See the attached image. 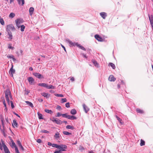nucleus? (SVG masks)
<instances>
[{"instance_id":"603ef678","label":"nucleus","mask_w":153,"mask_h":153,"mask_svg":"<svg viewBox=\"0 0 153 153\" xmlns=\"http://www.w3.org/2000/svg\"><path fill=\"white\" fill-rule=\"evenodd\" d=\"M69 104H70L69 102H67L65 104V106L68 108L70 107Z\"/></svg>"},{"instance_id":"20e7f679","label":"nucleus","mask_w":153,"mask_h":153,"mask_svg":"<svg viewBox=\"0 0 153 153\" xmlns=\"http://www.w3.org/2000/svg\"><path fill=\"white\" fill-rule=\"evenodd\" d=\"M51 120L53 122H55V123L57 124H61L63 123L62 121L57 118L53 117L52 119H51Z\"/></svg>"},{"instance_id":"3c124183","label":"nucleus","mask_w":153,"mask_h":153,"mask_svg":"<svg viewBox=\"0 0 153 153\" xmlns=\"http://www.w3.org/2000/svg\"><path fill=\"white\" fill-rule=\"evenodd\" d=\"M62 116V114H60L59 112H58L57 114V115L56 116V117H59L60 116Z\"/></svg>"},{"instance_id":"f03ea898","label":"nucleus","mask_w":153,"mask_h":153,"mask_svg":"<svg viewBox=\"0 0 153 153\" xmlns=\"http://www.w3.org/2000/svg\"><path fill=\"white\" fill-rule=\"evenodd\" d=\"M10 94V91L9 90H6L5 92V97L6 99L7 102V103L10 104V100L9 98V96Z\"/></svg>"},{"instance_id":"4c0bfd02","label":"nucleus","mask_w":153,"mask_h":153,"mask_svg":"<svg viewBox=\"0 0 153 153\" xmlns=\"http://www.w3.org/2000/svg\"><path fill=\"white\" fill-rule=\"evenodd\" d=\"M0 23H1V24L3 25H4V21L3 19L1 18L0 19Z\"/></svg>"},{"instance_id":"37998d69","label":"nucleus","mask_w":153,"mask_h":153,"mask_svg":"<svg viewBox=\"0 0 153 153\" xmlns=\"http://www.w3.org/2000/svg\"><path fill=\"white\" fill-rule=\"evenodd\" d=\"M67 101V100L66 98H64L62 99L61 100V103H63Z\"/></svg>"},{"instance_id":"f3484780","label":"nucleus","mask_w":153,"mask_h":153,"mask_svg":"<svg viewBox=\"0 0 153 153\" xmlns=\"http://www.w3.org/2000/svg\"><path fill=\"white\" fill-rule=\"evenodd\" d=\"M41 94L42 96H44L45 97H46L47 98H48L50 96V94H49L48 93H47L45 92L42 93Z\"/></svg>"},{"instance_id":"09e8293b","label":"nucleus","mask_w":153,"mask_h":153,"mask_svg":"<svg viewBox=\"0 0 153 153\" xmlns=\"http://www.w3.org/2000/svg\"><path fill=\"white\" fill-rule=\"evenodd\" d=\"M15 152L16 153H20L16 146H15Z\"/></svg>"},{"instance_id":"6e6552de","label":"nucleus","mask_w":153,"mask_h":153,"mask_svg":"<svg viewBox=\"0 0 153 153\" xmlns=\"http://www.w3.org/2000/svg\"><path fill=\"white\" fill-rule=\"evenodd\" d=\"M95 38L99 41L102 42L103 41V39L99 35L96 34L95 35Z\"/></svg>"},{"instance_id":"774afa93","label":"nucleus","mask_w":153,"mask_h":153,"mask_svg":"<svg viewBox=\"0 0 153 153\" xmlns=\"http://www.w3.org/2000/svg\"><path fill=\"white\" fill-rule=\"evenodd\" d=\"M38 100L39 102H42L43 101V100L42 99H39Z\"/></svg>"},{"instance_id":"c756f323","label":"nucleus","mask_w":153,"mask_h":153,"mask_svg":"<svg viewBox=\"0 0 153 153\" xmlns=\"http://www.w3.org/2000/svg\"><path fill=\"white\" fill-rule=\"evenodd\" d=\"M109 66H110L112 67L113 69H114L115 68V66L114 64L113 63H110L108 65Z\"/></svg>"},{"instance_id":"bb28decb","label":"nucleus","mask_w":153,"mask_h":153,"mask_svg":"<svg viewBox=\"0 0 153 153\" xmlns=\"http://www.w3.org/2000/svg\"><path fill=\"white\" fill-rule=\"evenodd\" d=\"M45 111L48 113L51 114H52L53 113V111L51 110H49V109H45Z\"/></svg>"},{"instance_id":"a878e982","label":"nucleus","mask_w":153,"mask_h":153,"mask_svg":"<svg viewBox=\"0 0 153 153\" xmlns=\"http://www.w3.org/2000/svg\"><path fill=\"white\" fill-rule=\"evenodd\" d=\"M46 88L48 89H54V87L51 85H48L47 84Z\"/></svg>"},{"instance_id":"a211bd4d","label":"nucleus","mask_w":153,"mask_h":153,"mask_svg":"<svg viewBox=\"0 0 153 153\" xmlns=\"http://www.w3.org/2000/svg\"><path fill=\"white\" fill-rule=\"evenodd\" d=\"M75 44L76 46L80 48L82 50L85 51V48L83 46L81 45L80 44H79L78 43H76Z\"/></svg>"},{"instance_id":"58836bf2","label":"nucleus","mask_w":153,"mask_h":153,"mask_svg":"<svg viewBox=\"0 0 153 153\" xmlns=\"http://www.w3.org/2000/svg\"><path fill=\"white\" fill-rule=\"evenodd\" d=\"M20 27H21V31H24V29H25V26L24 25H22Z\"/></svg>"},{"instance_id":"c9c22d12","label":"nucleus","mask_w":153,"mask_h":153,"mask_svg":"<svg viewBox=\"0 0 153 153\" xmlns=\"http://www.w3.org/2000/svg\"><path fill=\"white\" fill-rule=\"evenodd\" d=\"M145 144V141L142 139L140 140V145L141 146H144Z\"/></svg>"},{"instance_id":"4be33fe9","label":"nucleus","mask_w":153,"mask_h":153,"mask_svg":"<svg viewBox=\"0 0 153 153\" xmlns=\"http://www.w3.org/2000/svg\"><path fill=\"white\" fill-rule=\"evenodd\" d=\"M7 57L9 58L12 59L14 62L16 60V59L12 55H7Z\"/></svg>"},{"instance_id":"4468645a","label":"nucleus","mask_w":153,"mask_h":153,"mask_svg":"<svg viewBox=\"0 0 153 153\" xmlns=\"http://www.w3.org/2000/svg\"><path fill=\"white\" fill-rule=\"evenodd\" d=\"M12 126L14 128L15 127H18V124L16 122V120H13V123H12Z\"/></svg>"},{"instance_id":"1a4fd4ad","label":"nucleus","mask_w":153,"mask_h":153,"mask_svg":"<svg viewBox=\"0 0 153 153\" xmlns=\"http://www.w3.org/2000/svg\"><path fill=\"white\" fill-rule=\"evenodd\" d=\"M13 65L12 64L11 65V67L10 68L9 72V74H11L12 76H13V74H14L15 72V70L13 69Z\"/></svg>"},{"instance_id":"39448f33","label":"nucleus","mask_w":153,"mask_h":153,"mask_svg":"<svg viewBox=\"0 0 153 153\" xmlns=\"http://www.w3.org/2000/svg\"><path fill=\"white\" fill-rule=\"evenodd\" d=\"M33 75L38 79L44 78L43 76L37 73H33Z\"/></svg>"},{"instance_id":"aec40b11","label":"nucleus","mask_w":153,"mask_h":153,"mask_svg":"<svg viewBox=\"0 0 153 153\" xmlns=\"http://www.w3.org/2000/svg\"><path fill=\"white\" fill-rule=\"evenodd\" d=\"M34 10V8L33 7H30L29 9V11L30 13V16H32V15L33 12Z\"/></svg>"},{"instance_id":"6e6d98bb","label":"nucleus","mask_w":153,"mask_h":153,"mask_svg":"<svg viewBox=\"0 0 153 153\" xmlns=\"http://www.w3.org/2000/svg\"><path fill=\"white\" fill-rule=\"evenodd\" d=\"M12 145L11 146H13V147L14 146V147L15 148V146H16V145L15 143H14V142L13 141L12 142Z\"/></svg>"},{"instance_id":"6ab92c4d","label":"nucleus","mask_w":153,"mask_h":153,"mask_svg":"<svg viewBox=\"0 0 153 153\" xmlns=\"http://www.w3.org/2000/svg\"><path fill=\"white\" fill-rule=\"evenodd\" d=\"M92 62L96 67L97 68H99V64L96 61L92 59Z\"/></svg>"},{"instance_id":"9d476101","label":"nucleus","mask_w":153,"mask_h":153,"mask_svg":"<svg viewBox=\"0 0 153 153\" xmlns=\"http://www.w3.org/2000/svg\"><path fill=\"white\" fill-rule=\"evenodd\" d=\"M61 136L58 132H57L54 135V137L56 140L60 139Z\"/></svg>"},{"instance_id":"7ed1b4c3","label":"nucleus","mask_w":153,"mask_h":153,"mask_svg":"<svg viewBox=\"0 0 153 153\" xmlns=\"http://www.w3.org/2000/svg\"><path fill=\"white\" fill-rule=\"evenodd\" d=\"M24 20L22 19H18L15 20V23L16 26L19 28L20 27V26L19 25L20 24L23 23Z\"/></svg>"},{"instance_id":"cd10ccee","label":"nucleus","mask_w":153,"mask_h":153,"mask_svg":"<svg viewBox=\"0 0 153 153\" xmlns=\"http://www.w3.org/2000/svg\"><path fill=\"white\" fill-rule=\"evenodd\" d=\"M136 111L137 113L140 114H142L144 112L143 110H142L139 108H137L136 109Z\"/></svg>"},{"instance_id":"680f3d73","label":"nucleus","mask_w":153,"mask_h":153,"mask_svg":"<svg viewBox=\"0 0 153 153\" xmlns=\"http://www.w3.org/2000/svg\"><path fill=\"white\" fill-rule=\"evenodd\" d=\"M8 48H10V49H11L12 50H13L14 49V47H12V46H9L8 47Z\"/></svg>"},{"instance_id":"49530a36","label":"nucleus","mask_w":153,"mask_h":153,"mask_svg":"<svg viewBox=\"0 0 153 153\" xmlns=\"http://www.w3.org/2000/svg\"><path fill=\"white\" fill-rule=\"evenodd\" d=\"M3 99L2 100L3 104L4 106V107H5V108H7L6 104L5 102V100L4 99V98L3 97Z\"/></svg>"},{"instance_id":"2f4dec72","label":"nucleus","mask_w":153,"mask_h":153,"mask_svg":"<svg viewBox=\"0 0 153 153\" xmlns=\"http://www.w3.org/2000/svg\"><path fill=\"white\" fill-rule=\"evenodd\" d=\"M18 2V3L19 4H21V1H22V4H21L22 6H23L24 4L25 1L24 0H17Z\"/></svg>"},{"instance_id":"052dcab7","label":"nucleus","mask_w":153,"mask_h":153,"mask_svg":"<svg viewBox=\"0 0 153 153\" xmlns=\"http://www.w3.org/2000/svg\"><path fill=\"white\" fill-rule=\"evenodd\" d=\"M70 80L72 81H74L75 79H74V78L73 77H71Z\"/></svg>"},{"instance_id":"0e129e2a","label":"nucleus","mask_w":153,"mask_h":153,"mask_svg":"<svg viewBox=\"0 0 153 153\" xmlns=\"http://www.w3.org/2000/svg\"><path fill=\"white\" fill-rule=\"evenodd\" d=\"M61 46L63 48V49H64V50H65V51H66V49H65V47L63 45H62L61 44Z\"/></svg>"},{"instance_id":"72a5a7b5","label":"nucleus","mask_w":153,"mask_h":153,"mask_svg":"<svg viewBox=\"0 0 153 153\" xmlns=\"http://www.w3.org/2000/svg\"><path fill=\"white\" fill-rule=\"evenodd\" d=\"M38 118L39 119H42L43 118L42 117V114H40L39 113H38Z\"/></svg>"},{"instance_id":"423d86ee","label":"nucleus","mask_w":153,"mask_h":153,"mask_svg":"<svg viewBox=\"0 0 153 153\" xmlns=\"http://www.w3.org/2000/svg\"><path fill=\"white\" fill-rule=\"evenodd\" d=\"M27 80L30 85H33L34 82V79L32 77H29L27 78Z\"/></svg>"},{"instance_id":"5fc2aeb1","label":"nucleus","mask_w":153,"mask_h":153,"mask_svg":"<svg viewBox=\"0 0 153 153\" xmlns=\"http://www.w3.org/2000/svg\"><path fill=\"white\" fill-rule=\"evenodd\" d=\"M61 153V150H56V151L54 152V153Z\"/></svg>"},{"instance_id":"7c9ffc66","label":"nucleus","mask_w":153,"mask_h":153,"mask_svg":"<svg viewBox=\"0 0 153 153\" xmlns=\"http://www.w3.org/2000/svg\"><path fill=\"white\" fill-rule=\"evenodd\" d=\"M116 117L117 119L118 120V121L120 122L121 124H122L123 123L122 122V120L118 117L117 116H116Z\"/></svg>"},{"instance_id":"0eeeda50","label":"nucleus","mask_w":153,"mask_h":153,"mask_svg":"<svg viewBox=\"0 0 153 153\" xmlns=\"http://www.w3.org/2000/svg\"><path fill=\"white\" fill-rule=\"evenodd\" d=\"M67 148V146L65 145H60L59 149L61 151H66L65 149Z\"/></svg>"},{"instance_id":"e433bc0d","label":"nucleus","mask_w":153,"mask_h":153,"mask_svg":"<svg viewBox=\"0 0 153 153\" xmlns=\"http://www.w3.org/2000/svg\"><path fill=\"white\" fill-rule=\"evenodd\" d=\"M63 133L64 134L67 135H69L71 134V133L66 131H63Z\"/></svg>"},{"instance_id":"dca6fc26","label":"nucleus","mask_w":153,"mask_h":153,"mask_svg":"<svg viewBox=\"0 0 153 153\" xmlns=\"http://www.w3.org/2000/svg\"><path fill=\"white\" fill-rule=\"evenodd\" d=\"M100 15L103 19H105L107 16L106 13L104 12L100 13Z\"/></svg>"},{"instance_id":"338daca9","label":"nucleus","mask_w":153,"mask_h":153,"mask_svg":"<svg viewBox=\"0 0 153 153\" xmlns=\"http://www.w3.org/2000/svg\"><path fill=\"white\" fill-rule=\"evenodd\" d=\"M48 145L49 146H52V144L50 142H48Z\"/></svg>"},{"instance_id":"e2e57ef3","label":"nucleus","mask_w":153,"mask_h":153,"mask_svg":"<svg viewBox=\"0 0 153 153\" xmlns=\"http://www.w3.org/2000/svg\"><path fill=\"white\" fill-rule=\"evenodd\" d=\"M5 120H6V122H7V123H9L8 119V118L7 117H6V118H5Z\"/></svg>"},{"instance_id":"69168bd1","label":"nucleus","mask_w":153,"mask_h":153,"mask_svg":"<svg viewBox=\"0 0 153 153\" xmlns=\"http://www.w3.org/2000/svg\"><path fill=\"white\" fill-rule=\"evenodd\" d=\"M61 108V106L59 105H58L56 108V109H60Z\"/></svg>"},{"instance_id":"864d4df0","label":"nucleus","mask_w":153,"mask_h":153,"mask_svg":"<svg viewBox=\"0 0 153 153\" xmlns=\"http://www.w3.org/2000/svg\"><path fill=\"white\" fill-rule=\"evenodd\" d=\"M11 105V106L12 108H13L14 107V106L13 105V103L12 101H10V102Z\"/></svg>"},{"instance_id":"c03bdc74","label":"nucleus","mask_w":153,"mask_h":153,"mask_svg":"<svg viewBox=\"0 0 153 153\" xmlns=\"http://www.w3.org/2000/svg\"><path fill=\"white\" fill-rule=\"evenodd\" d=\"M54 95L57 97H64L63 95L60 94H55Z\"/></svg>"},{"instance_id":"13d9d810","label":"nucleus","mask_w":153,"mask_h":153,"mask_svg":"<svg viewBox=\"0 0 153 153\" xmlns=\"http://www.w3.org/2000/svg\"><path fill=\"white\" fill-rule=\"evenodd\" d=\"M60 145H57V144H56L55 147L56 148L59 149V148H60Z\"/></svg>"},{"instance_id":"a19ab883","label":"nucleus","mask_w":153,"mask_h":153,"mask_svg":"<svg viewBox=\"0 0 153 153\" xmlns=\"http://www.w3.org/2000/svg\"><path fill=\"white\" fill-rule=\"evenodd\" d=\"M0 117V119L1 120L2 125L3 126H4V118H3V117H2V116L1 115Z\"/></svg>"},{"instance_id":"473e14b6","label":"nucleus","mask_w":153,"mask_h":153,"mask_svg":"<svg viewBox=\"0 0 153 153\" xmlns=\"http://www.w3.org/2000/svg\"><path fill=\"white\" fill-rule=\"evenodd\" d=\"M66 128L67 129H71L73 130L74 129V128L73 126H71L70 125H68L66 126Z\"/></svg>"},{"instance_id":"ddd939ff","label":"nucleus","mask_w":153,"mask_h":153,"mask_svg":"<svg viewBox=\"0 0 153 153\" xmlns=\"http://www.w3.org/2000/svg\"><path fill=\"white\" fill-rule=\"evenodd\" d=\"M109 80L111 82L114 81L116 80V78H114L112 75H111L108 78Z\"/></svg>"},{"instance_id":"a18cd8bd","label":"nucleus","mask_w":153,"mask_h":153,"mask_svg":"<svg viewBox=\"0 0 153 153\" xmlns=\"http://www.w3.org/2000/svg\"><path fill=\"white\" fill-rule=\"evenodd\" d=\"M79 150L82 151L85 149V148L81 146H80L79 147Z\"/></svg>"},{"instance_id":"2eb2a0df","label":"nucleus","mask_w":153,"mask_h":153,"mask_svg":"<svg viewBox=\"0 0 153 153\" xmlns=\"http://www.w3.org/2000/svg\"><path fill=\"white\" fill-rule=\"evenodd\" d=\"M83 107L85 113H87L89 111V108L85 104L83 105Z\"/></svg>"},{"instance_id":"4d7b16f0","label":"nucleus","mask_w":153,"mask_h":153,"mask_svg":"<svg viewBox=\"0 0 153 153\" xmlns=\"http://www.w3.org/2000/svg\"><path fill=\"white\" fill-rule=\"evenodd\" d=\"M36 141L39 143H40L42 142V140L40 139H38Z\"/></svg>"},{"instance_id":"b1692460","label":"nucleus","mask_w":153,"mask_h":153,"mask_svg":"<svg viewBox=\"0 0 153 153\" xmlns=\"http://www.w3.org/2000/svg\"><path fill=\"white\" fill-rule=\"evenodd\" d=\"M25 102L29 106L31 107V108H33V104L31 102H30L28 101H26Z\"/></svg>"},{"instance_id":"412c9836","label":"nucleus","mask_w":153,"mask_h":153,"mask_svg":"<svg viewBox=\"0 0 153 153\" xmlns=\"http://www.w3.org/2000/svg\"><path fill=\"white\" fill-rule=\"evenodd\" d=\"M76 117H74V116H71L70 115H68V119H70V120H73L74 119H76Z\"/></svg>"},{"instance_id":"ea45409f","label":"nucleus","mask_w":153,"mask_h":153,"mask_svg":"<svg viewBox=\"0 0 153 153\" xmlns=\"http://www.w3.org/2000/svg\"><path fill=\"white\" fill-rule=\"evenodd\" d=\"M1 142L2 144V146H3L4 149V148H6V147H7L5 145V144L4 143V141L2 140H1Z\"/></svg>"},{"instance_id":"f8f14e48","label":"nucleus","mask_w":153,"mask_h":153,"mask_svg":"<svg viewBox=\"0 0 153 153\" xmlns=\"http://www.w3.org/2000/svg\"><path fill=\"white\" fill-rule=\"evenodd\" d=\"M7 38L10 39H13V36L12 33L11 31H7Z\"/></svg>"},{"instance_id":"8fccbe9b","label":"nucleus","mask_w":153,"mask_h":153,"mask_svg":"<svg viewBox=\"0 0 153 153\" xmlns=\"http://www.w3.org/2000/svg\"><path fill=\"white\" fill-rule=\"evenodd\" d=\"M17 143L18 145H19V146H20L21 145V143L20 142V140H17Z\"/></svg>"},{"instance_id":"bf43d9fd","label":"nucleus","mask_w":153,"mask_h":153,"mask_svg":"<svg viewBox=\"0 0 153 153\" xmlns=\"http://www.w3.org/2000/svg\"><path fill=\"white\" fill-rule=\"evenodd\" d=\"M19 147L22 150V151H24V148L22 146V145H21L20 146H19Z\"/></svg>"},{"instance_id":"9b49d317","label":"nucleus","mask_w":153,"mask_h":153,"mask_svg":"<svg viewBox=\"0 0 153 153\" xmlns=\"http://www.w3.org/2000/svg\"><path fill=\"white\" fill-rule=\"evenodd\" d=\"M66 41L68 42L71 46H73L76 45L75 44L76 43L72 42V41L70 40L69 39H66Z\"/></svg>"},{"instance_id":"5701e85b","label":"nucleus","mask_w":153,"mask_h":153,"mask_svg":"<svg viewBox=\"0 0 153 153\" xmlns=\"http://www.w3.org/2000/svg\"><path fill=\"white\" fill-rule=\"evenodd\" d=\"M38 85L39 86L45 87L46 88L47 84L45 83H39L38 84Z\"/></svg>"},{"instance_id":"de8ad7c7","label":"nucleus","mask_w":153,"mask_h":153,"mask_svg":"<svg viewBox=\"0 0 153 153\" xmlns=\"http://www.w3.org/2000/svg\"><path fill=\"white\" fill-rule=\"evenodd\" d=\"M41 132L44 133H48L49 132V131L45 130H42L41 131Z\"/></svg>"},{"instance_id":"f704fd0d","label":"nucleus","mask_w":153,"mask_h":153,"mask_svg":"<svg viewBox=\"0 0 153 153\" xmlns=\"http://www.w3.org/2000/svg\"><path fill=\"white\" fill-rule=\"evenodd\" d=\"M4 149L5 153H10L7 147L4 148Z\"/></svg>"},{"instance_id":"393cba45","label":"nucleus","mask_w":153,"mask_h":153,"mask_svg":"<svg viewBox=\"0 0 153 153\" xmlns=\"http://www.w3.org/2000/svg\"><path fill=\"white\" fill-rule=\"evenodd\" d=\"M70 113L72 115H74L76 113V111L75 109H72Z\"/></svg>"},{"instance_id":"f257e3e1","label":"nucleus","mask_w":153,"mask_h":153,"mask_svg":"<svg viewBox=\"0 0 153 153\" xmlns=\"http://www.w3.org/2000/svg\"><path fill=\"white\" fill-rule=\"evenodd\" d=\"M15 30V28L13 24H10L7 26L6 31H13Z\"/></svg>"},{"instance_id":"79ce46f5","label":"nucleus","mask_w":153,"mask_h":153,"mask_svg":"<svg viewBox=\"0 0 153 153\" xmlns=\"http://www.w3.org/2000/svg\"><path fill=\"white\" fill-rule=\"evenodd\" d=\"M68 115L67 113L62 114V116L63 117L68 118Z\"/></svg>"},{"instance_id":"c85d7f7f","label":"nucleus","mask_w":153,"mask_h":153,"mask_svg":"<svg viewBox=\"0 0 153 153\" xmlns=\"http://www.w3.org/2000/svg\"><path fill=\"white\" fill-rule=\"evenodd\" d=\"M15 15V14L13 13H11L9 15V17L10 18H13L14 17Z\"/></svg>"}]
</instances>
